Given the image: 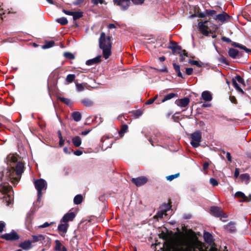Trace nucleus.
<instances>
[{
  "label": "nucleus",
  "instance_id": "a211bd4d",
  "mask_svg": "<svg viewBox=\"0 0 251 251\" xmlns=\"http://www.w3.org/2000/svg\"><path fill=\"white\" fill-rule=\"evenodd\" d=\"M236 223L234 222H230L227 225L224 226V228L230 233L235 232L236 230Z\"/></svg>",
  "mask_w": 251,
  "mask_h": 251
},
{
  "label": "nucleus",
  "instance_id": "423d86ee",
  "mask_svg": "<svg viewBox=\"0 0 251 251\" xmlns=\"http://www.w3.org/2000/svg\"><path fill=\"white\" fill-rule=\"evenodd\" d=\"M191 139V145L194 148H197L200 146V143L201 139V132L200 130H197L190 135Z\"/></svg>",
  "mask_w": 251,
  "mask_h": 251
},
{
  "label": "nucleus",
  "instance_id": "9b49d317",
  "mask_svg": "<svg viewBox=\"0 0 251 251\" xmlns=\"http://www.w3.org/2000/svg\"><path fill=\"white\" fill-rule=\"evenodd\" d=\"M181 245L182 247H181L179 249V251H190L191 250L192 247H190V239H185L181 241Z\"/></svg>",
  "mask_w": 251,
  "mask_h": 251
},
{
  "label": "nucleus",
  "instance_id": "6ab92c4d",
  "mask_svg": "<svg viewBox=\"0 0 251 251\" xmlns=\"http://www.w3.org/2000/svg\"><path fill=\"white\" fill-rule=\"evenodd\" d=\"M229 15L226 13L224 12L223 13L219 14L216 15V17L214 18L215 20H218L220 22L223 23L225 22L227 18H229Z\"/></svg>",
  "mask_w": 251,
  "mask_h": 251
},
{
  "label": "nucleus",
  "instance_id": "864d4df0",
  "mask_svg": "<svg viewBox=\"0 0 251 251\" xmlns=\"http://www.w3.org/2000/svg\"><path fill=\"white\" fill-rule=\"evenodd\" d=\"M76 87L78 91H82L84 89V86L83 84H76Z\"/></svg>",
  "mask_w": 251,
  "mask_h": 251
},
{
  "label": "nucleus",
  "instance_id": "e433bc0d",
  "mask_svg": "<svg viewBox=\"0 0 251 251\" xmlns=\"http://www.w3.org/2000/svg\"><path fill=\"white\" fill-rule=\"evenodd\" d=\"M59 100L63 103L67 105L68 106H71L72 104V100L68 98L64 97H59Z\"/></svg>",
  "mask_w": 251,
  "mask_h": 251
},
{
  "label": "nucleus",
  "instance_id": "c9c22d12",
  "mask_svg": "<svg viewBox=\"0 0 251 251\" xmlns=\"http://www.w3.org/2000/svg\"><path fill=\"white\" fill-rule=\"evenodd\" d=\"M55 45L53 41H46L44 45L42 47L43 49H47L53 47Z\"/></svg>",
  "mask_w": 251,
  "mask_h": 251
},
{
  "label": "nucleus",
  "instance_id": "6e6d98bb",
  "mask_svg": "<svg viewBox=\"0 0 251 251\" xmlns=\"http://www.w3.org/2000/svg\"><path fill=\"white\" fill-rule=\"evenodd\" d=\"M84 0H75V1H73L72 4L74 5L77 6L83 3Z\"/></svg>",
  "mask_w": 251,
  "mask_h": 251
},
{
  "label": "nucleus",
  "instance_id": "8fccbe9b",
  "mask_svg": "<svg viewBox=\"0 0 251 251\" xmlns=\"http://www.w3.org/2000/svg\"><path fill=\"white\" fill-rule=\"evenodd\" d=\"M206 13L209 16H213L216 14V11L214 10L206 9Z\"/></svg>",
  "mask_w": 251,
  "mask_h": 251
},
{
  "label": "nucleus",
  "instance_id": "09e8293b",
  "mask_svg": "<svg viewBox=\"0 0 251 251\" xmlns=\"http://www.w3.org/2000/svg\"><path fill=\"white\" fill-rule=\"evenodd\" d=\"M188 62L193 65H196L199 67H201L202 66L201 63H200L199 61L196 60L190 59Z\"/></svg>",
  "mask_w": 251,
  "mask_h": 251
},
{
  "label": "nucleus",
  "instance_id": "a18cd8bd",
  "mask_svg": "<svg viewBox=\"0 0 251 251\" xmlns=\"http://www.w3.org/2000/svg\"><path fill=\"white\" fill-rule=\"evenodd\" d=\"M240 177L246 181L247 183H248L250 180V176L248 174H243L241 175Z\"/></svg>",
  "mask_w": 251,
  "mask_h": 251
},
{
  "label": "nucleus",
  "instance_id": "5fc2aeb1",
  "mask_svg": "<svg viewBox=\"0 0 251 251\" xmlns=\"http://www.w3.org/2000/svg\"><path fill=\"white\" fill-rule=\"evenodd\" d=\"M92 2L95 5H97L99 3H100L101 4H103V3H106L105 2L104 0H92Z\"/></svg>",
  "mask_w": 251,
  "mask_h": 251
},
{
  "label": "nucleus",
  "instance_id": "680f3d73",
  "mask_svg": "<svg viewBox=\"0 0 251 251\" xmlns=\"http://www.w3.org/2000/svg\"><path fill=\"white\" fill-rule=\"evenodd\" d=\"M62 11L65 14L68 15H70V16H73V12H74L73 11H71L65 10V9H63Z\"/></svg>",
  "mask_w": 251,
  "mask_h": 251
},
{
  "label": "nucleus",
  "instance_id": "f8f14e48",
  "mask_svg": "<svg viewBox=\"0 0 251 251\" xmlns=\"http://www.w3.org/2000/svg\"><path fill=\"white\" fill-rule=\"evenodd\" d=\"M170 43L172 45L168 46V48L172 50L173 54H176L178 51H181L183 50L182 47L178 46L176 42L171 41Z\"/></svg>",
  "mask_w": 251,
  "mask_h": 251
},
{
  "label": "nucleus",
  "instance_id": "72a5a7b5",
  "mask_svg": "<svg viewBox=\"0 0 251 251\" xmlns=\"http://www.w3.org/2000/svg\"><path fill=\"white\" fill-rule=\"evenodd\" d=\"M177 97V94L176 93H170L166 96H164V98L162 100V102H164L166 101V100H169L174 97Z\"/></svg>",
  "mask_w": 251,
  "mask_h": 251
},
{
  "label": "nucleus",
  "instance_id": "f704fd0d",
  "mask_svg": "<svg viewBox=\"0 0 251 251\" xmlns=\"http://www.w3.org/2000/svg\"><path fill=\"white\" fill-rule=\"evenodd\" d=\"M83 200V197L81 195H77L74 199V202L75 204L78 205L80 204Z\"/></svg>",
  "mask_w": 251,
  "mask_h": 251
},
{
  "label": "nucleus",
  "instance_id": "c03bdc74",
  "mask_svg": "<svg viewBox=\"0 0 251 251\" xmlns=\"http://www.w3.org/2000/svg\"><path fill=\"white\" fill-rule=\"evenodd\" d=\"M179 175H180L179 173H178L175 175H170V176H166V179L167 180L171 181L173 180L174 179L176 178L177 177H178L179 176Z\"/></svg>",
  "mask_w": 251,
  "mask_h": 251
},
{
  "label": "nucleus",
  "instance_id": "c85d7f7f",
  "mask_svg": "<svg viewBox=\"0 0 251 251\" xmlns=\"http://www.w3.org/2000/svg\"><path fill=\"white\" fill-rule=\"evenodd\" d=\"M177 54L179 55V61L181 62H183L185 60L184 56L189 57L188 52L185 50H184L181 51H178Z\"/></svg>",
  "mask_w": 251,
  "mask_h": 251
},
{
  "label": "nucleus",
  "instance_id": "393cba45",
  "mask_svg": "<svg viewBox=\"0 0 251 251\" xmlns=\"http://www.w3.org/2000/svg\"><path fill=\"white\" fill-rule=\"evenodd\" d=\"M46 235L43 234H38L37 235H33L32 236V240L31 241L32 243L42 241L45 239Z\"/></svg>",
  "mask_w": 251,
  "mask_h": 251
},
{
  "label": "nucleus",
  "instance_id": "4be33fe9",
  "mask_svg": "<svg viewBox=\"0 0 251 251\" xmlns=\"http://www.w3.org/2000/svg\"><path fill=\"white\" fill-rule=\"evenodd\" d=\"M55 246L54 247V250L56 251H67V248L62 246L61 243L59 240H56L55 241Z\"/></svg>",
  "mask_w": 251,
  "mask_h": 251
},
{
  "label": "nucleus",
  "instance_id": "052dcab7",
  "mask_svg": "<svg viewBox=\"0 0 251 251\" xmlns=\"http://www.w3.org/2000/svg\"><path fill=\"white\" fill-rule=\"evenodd\" d=\"M145 0H132V2L135 4H141Z\"/></svg>",
  "mask_w": 251,
  "mask_h": 251
},
{
  "label": "nucleus",
  "instance_id": "6e6552de",
  "mask_svg": "<svg viewBox=\"0 0 251 251\" xmlns=\"http://www.w3.org/2000/svg\"><path fill=\"white\" fill-rule=\"evenodd\" d=\"M208 21H205L203 22H199L198 23L199 26V30L201 33L203 35L208 36H209V32H211V31H209L208 23Z\"/></svg>",
  "mask_w": 251,
  "mask_h": 251
},
{
  "label": "nucleus",
  "instance_id": "473e14b6",
  "mask_svg": "<svg viewBox=\"0 0 251 251\" xmlns=\"http://www.w3.org/2000/svg\"><path fill=\"white\" fill-rule=\"evenodd\" d=\"M232 82L233 86L239 92L242 94H245V92L243 90V89L240 87L239 85L236 81V79H232Z\"/></svg>",
  "mask_w": 251,
  "mask_h": 251
},
{
  "label": "nucleus",
  "instance_id": "3c124183",
  "mask_svg": "<svg viewBox=\"0 0 251 251\" xmlns=\"http://www.w3.org/2000/svg\"><path fill=\"white\" fill-rule=\"evenodd\" d=\"M210 183L213 186H216L218 185L219 183L218 181L214 178H211L209 180Z\"/></svg>",
  "mask_w": 251,
  "mask_h": 251
},
{
  "label": "nucleus",
  "instance_id": "9d476101",
  "mask_svg": "<svg viewBox=\"0 0 251 251\" xmlns=\"http://www.w3.org/2000/svg\"><path fill=\"white\" fill-rule=\"evenodd\" d=\"M148 181V178L144 176L138 177L136 178H132L131 182L136 186L139 187L146 184Z\"/></svg>",
  "mask_w": 251,
  "mask_h": 251
},
{
  "label": "nucleus",
  "instance_id": "cd10ccee",
  "mask_svg": "<svg viewBox=\"0 0 251 251\" xmlns=\"http://www.w3.org/2000/svg\"><path fill=\"white\" fill-rule=\"evenodd\" d=\"M71 116L75 122H79L81 120L82 116L79 112L75 111L72 113Z\"/></svg>",
  "mask_w": 251,
  "mask_h": 251
},
{
  "label": "nucleus",
  "instance_id": "dca6fc26",
  "mask_svg": "<svg viewBox=\"0 0 251 251\" xmlns=\"http://www.w3.org/2000/svg\"><path fill=\"white\" fill-rule=\"evenodd\" d=\"M190 102V99L187 97L183 99L176 100L175 101L176 104L181 107H186Z\"/></svg>",
  "mask_w": 251,
  "mask_h": 251
},
{
  "label": "nucleus",
  "instance_id": "13d9d810",
  "mask_svg": "<svg viewBox=\"0 0 251 251\" xmlns=\"http://www.w3.org/2000/svg\"><path fill=\"white\" fill-rule=\"evenodd\" d=\"M163 207H164V210L166 212L170 209L171 206L169 203H164Z\"/></svg>",
  "mask_w": 251,
  "mask_h": 251
},
{
  "label": "nucleus",
  "instance_id": "5701e85b",
  "mask_svg": "<svg viewBox=\"0 0 251 251\" xmlns=\"http://www.w3.org/2000/svg\"><path fill=\"white\" fill-rule=\"evenodd\" d=\"M235 197L238 198H242L243 200L241 201H249L251 200V197L249 199L243 192L240 191L236 192L235 194Z\"/></svg>",
  "mask_w": 251,
  "mask_h": 251
},
{
  "label": "nucleus",
  "instance_id": "2eb2a0df",
  "mask_svg": "<svg viewBox=\"0 0 251 251\" xmlns=\"http://www.w3.org/2000/svg\"><path fill=\"white\" fill-rule=\"evenodd\" d=\"M203 238L205 242L209 245H215L214 239L210 233L207 231L204 232L203 233Z\"/></svg>",
  "mask_w": 251,
  "mask_h": 251
},
{
  "label": "nucleus",
  "instance_id": "4c0bfd02",
  "mask_svg": "<svg viewBox=\"0 0 251 251\" xmlns=\"http://www.w3.org/2000/svg\"><path fill=\"white\" fill-rule=\"evenodd\" d=\"M56 22L62 25H67L68 23V21L65 17H61L60 18L57 19L56 20Z\"/></svg>",
  "mask_w": 251,
  "mask_h": 251
},
{
  "label": "nucleus",
  "instance_id": "ddd939ff",
  "mask_svg": "<svg viewBox=\"0 0 251 251\" xmlns=\"http://www.w3.org/2000/svg\"><path fill=\"white\" fill-rule=\"evenodd\" d=\"M75 217V214L74 212H68L63 216V218L60 220V222L67 223L69 222L73 221Z\"/></svg>",
  "mask_w": 251,
  "mask_h": 251
},
{
  "label": "nucleus",
  "instance_id": "c756f323",
  "mask_svg": "<svg viewBox=\"0 0 251 251\" xmlns=\"http://www.w3.org/2000/svg\"><path fill=\"white\" fill-rule=\"evenodd\" d=\"M72 143L75 147H78L81 144V139L79 136H76L72 138Z\"/></svg>",
  "mask_w": 251,
  "mask_h": 251
},
{
  "label": "nucleus",
  "instance_id": "774afa93",
  "mask_svg": "<svg viewBox=\"0 0 251 251\" xmlns=\"http://www.w3.org/2000/svg\"><path fill=\"white\" fill-rule=\"evenodd\" d=\"M74 153L76 156H80L82 154V151L79 150H76L74 152Z\"/></svg>",
  "mask_w": 251,
  "mask_h": 251
},
{
  "label": "nucleus",
  "instance_id": "7ed1b4c3",
  "mask_svg": "<svg viewBox=\"0 0 251 251\" xmlns=\"http://www.w3.org/2000/svg\"><path fill=\"white\" fill-rule=\"evenodd\" d=\"M12 189V187L8 185L0 184V199H3L7 206L11 203L12 198L9 193Z\"/></svg>",
  "mask_w": 251,
  "mask_h": 251
},
{
  "label": "nucleus",
  "instance_id": "a19ab883",
  "mask_svg": "<svg viewBox=\"0 0 251 251\" xmlns=\"http://www.w3.org/2000/svg\"><path fill=\"white\" fill-rule=\"evenodd\" d=\"M232 79H236V81H238L239 83L242 84L244 86H245V82L244 79L239 75H237L235 77Z\"/></svg>",
  "mask_w": 251,
  "mask_h": 251
},
{
  "label": "nucleus",
  "instance_id": "69168bd1",
  "mask_svg": "<svg viewBox=\"0 0 251 251\" xmlns=\"http://www.w3.org/2000/svg\"><path fill=\"white\" fill-rule=\"evenodd\" d=\"M192 217V215L190 214H185L183 215V218L184 219H190Z\"/></svg>",
  "mask_w": 251,
  "mask_h": 251
},
{
  "label": "nucleus",
  "instance_id": "338daca9",
  "mask_svg": "<svg viewBox=\"0 0 251 251\" xmlns=\"http://www.w3.org/2000/svg\"><path fill=\"white\" fill-rule=\"evenodd\" d=\"M230 101L233 103L236 104L237 103V100L234 96L230 97Z\"/></svg>",
  "mask_w": 251,
  "mask_h": 251
},
{
  "label": "nucleus",
  "instance_id": "bf43d9fd",
  "mask_svg": "<svg viewBox=\"0 0 251 251\" xmlns=\"http://www.w3.org/2000/svg\"><path fill=\"white\" fill-rule=\"evenodd\" d=\"M209 166V163L208 162H205L203 164V171H206L207 169H208V167Z\"/></svg>",
  "mask_w": 251,
  "mask_h": 251
},
{
  "label": "nucleus",
  "instance_id": "603ef678",
  "mask_svg": "<svg viewBox=\"0 0 251 251\" xmlns=\"http://www.w3.org/2000/svg\"><path fill=\"white\" fill-rule=\"evenodd\" d=\"M53 222H51L50 223H49L48 222H46L44 224H43L42 225H40V226H38V228H45V227H48V226H51V225L53 224Z\"/></svg>",
  "mask_w": 251,
  "mask_h": 251
},
{
  "label": "nucleus",
  "instance_id": "1a4fd4ad",
  "mask_svg": "<svg viewBox=\"0 0 251 251\" xmlns=\"http://www.w3.org/2000/svg\"><path fill=\"white\" fill-rule=\"evenodd\" d=\"M115 5L120 6L122 10H126L130 5V1L128 0H113Z\"/></svg>",
  "mask_w": 251,
  "mask_h": 251
},
{
  "label": "nucleus",
  "instance_id": "ea45409f",
  "mask_svg": "<svg viewBox=\"0 0 251 251\" xmlns=\"http://www.w3.org/2000/svg\"><path fill=\"white\" fill-rule=\"evenodd\" d=\"M75 78V75L74 74H69L68 75L66 78V81L68 83L73 82Z\"/></svg>",
  "mask_w": 251,
  "mask_h": 251
},
{
  "label": "nucleus",
  "instance_id": "de8ad7c7",
  "mask_svg": "<svg viewBox=\"0 0 251 251\" xmlns=\"http://www.w3.org/2000/svg\"><path fill=\"white\" fill-rule=\"evenodd\" d=\"M218 61L221 63H223L224 64H225L226 65H229V63L226 60V59L225 57H224L223 55H222L221 57L218 58Z\"/></svg>",
  "mask_w": 251,
  "mask_h": 251
},
{
  "label": "nucleus",
  "instance_id": "412c9836",
  "mask_svg": "<svg viewBox=\"0 0 251 251\" xmlns=\"http://www.w3.org/2000/svg\"><path fill=\"white\" fill-rule=\"evenodd\" d=\"M201 98L205 101H210L212 100V96L209 91H204L201 94Z\"/></svg>",
  "mask_w": 251,
  "mask_h": 251
},
{
  "label": "nucleus",
  "instance_id": "58836bf2",
  "mask_svg": "<svg viewBox=\"0 0 251 251\" xmlns=\"http://www.w3.org/2000/svg\"><path fill=\"white\" fill-rule=\"evenodd\" d=\"M190 247H192L191 250L190 251H197L196 248H198L197 243L196 242V238L195 240H193L190 239Z\"/></svg>",
  "mask_w": 251,
  "mask_h": 251
},
{
  "label": "nucleus",
  "instance_id": "f3484780",
  "mask_svg": "<svg viewBox=\"0 0 251 251\" xmlns=\"http://www.w3.org/2000/svg\"><path fill=\"white\" fill-rule=\"evenodd\" d=\"M32 242L30 240H25L21 243L19 246L24 250L27 251L33 247Z\"/></svg>",
  "mask_w": 251,
  "mask_h": 251
},
{
  "label": "nucleus",
  "instance_id": "2f4dec72",
  "mask_svg": "<svg viewBox=\"0 0 251 251\" xmlns=\"http://www.w3.org/2000/svg\"><path fill=\"white\" fill-rule=\"evenodd\" d=\"M83 16V12L82 11H75L73 12V18L74 21L79 19Z\"/></svg>",
  "mask_w": 251,
  "mask_h": 251
},
{
  "label": "nucleus",
  "instance_id": "f257e3e1",
  "mask_svg": "<svg viewBox=\"0 0 251 251\" xmlns=\"http://www.w3.org/2000/svg\"><path fill=\"white\" fill-rule=\"evenodd\" d=\"M9 161L10 163L8 164H9L10 166L6 174L7 180L12 183L18 182L20 179V176L24 172V164L21 161L17 162V158L14 156L11 157Z\"/></svg>",
  "mask_w": 251,
  "mask_h": 251
},
{
  "label": "nucleus",
  "instance_id": "49530a36",
  "mask_svg": "<svg viewBox=\"0 0 251 251\" xmlns=\"http://www.w3.org/2000/svg\"><path fill=\"white\" fill-rule=\"evenodd\" d=\"M143 114V111L140 109H138L133 112V115L134 117L138 118Z\"/></svg>",
  "mask_w": 251,
  "mask_h": 251
},
{
  "label": "nucleus",
  "instance_id": "aec40b11",
  "mask_svg": "<svg viewBox=\"0 0 251 251\" xmlns=\"http://www.w3.org/2000/svg\"><path fill=\"white\" fill-rule=\"evenodd\" d=\"M101 61V55H99L94 58L86 61V64L88 66H91L94 64L99 63Z\"/></svg>",
  "mask_w": 251,
  "mask_h": 251
},
{
  "label": "nucleus",
  "instance_id": "7c9ffc66",
  "mask_svg": "<svg viewBox=\"0 0 251 251\" xmlns=\"http://www.w3.org/2000/svg\"><path fill=\"white\" fill-rule=\"evenodd\" d=\"M196 242L197 243L198 246H199V250L200 251H208V247H206L204 243L199 241L197 238H196Z\"/></svg>",
  "mask_w": 251,
  "mask_h": 251
},
{
  "label": "nucleus",
  "instance_id": "bb28decb",
  "mask_svg": "<svg viewBox=\"0 0 251 251\" xmlns=\"http://www.w3.org/2000/svg\"><path fill=\"white\" fill-rule=\"evenodd\" d=\"M80 102L86 107H91L94 105V102L88 98L81 100Z\"/></svg>",
  "mask_w": 251,
  "mask_h": 251
},
{
  "label": "nucleus",
  "instance_id": "f03ea898",
  "mask_svg": "<svg viewBox=\"0 0 251 251\" xmlns=\"http://www.w3.org/2000/svg\"><path fill=\"white\" fill-rule=\"evenodd\" d=\"M99 48L102 50L103 57L107 59L111 55L112 42L110 36H106L104 32H101L99 39Z\"/></svg>",
  "mask_w": 251,
  "mask_h": 251
},
{
  "label": "nucleus",
  "instance_id": "79ce46f5",
  "mask_svg": "<svg viewBox=\"0 0 251 251\" xmlns=\"http://www.w3.org/2000/svg\"><path fill=\"white\" fill-rule=\"evenodd\" d=\"M64 56L65 58L71 60L74 59L75 58V55L70 52H65L64 53Z\"/></svg>",
  "mask_w": 251,
  "mask_h": 251
},
{
  "label": "nucleus",
  "instance_id": "4468645a",
  "mask_svg": "<svg viewBox=\"0 0 251 251\" xmlns=\"http://www.w3.org/2000/svg\"><path fill=\"white\" fill-rule=\"evenodd\" d=\"M69 226L68 223H61L58 225L57 230L61 236H65V233L67 232Z\"/></svg>",
  "mask_w": 251,
  "mask_h": 251
},
{
  "label": "nucleus",
  "instance_id": "0eeeda50",
  "mask_svg": "<svg viewBox=\"0 0 251 251\" xmlns=\"http://www.w3.org/2000/svg\"><path fill=\"white\" fill-rule=\"evenodd\" d=\"M0 238L7 241H14L18 240L20 237L16 231L12 230L10 233L1 235Z\"/></svg>",
  "mask_w": 251,
  "mask_h": 251
},
{
  "label": "nucleus",
  "instance_id": "e2e57ef3",
  "mask_svg": "<svg viewBox=\"0 0 251 251\" xmlns=\"http://www.w3.org/2000/svg\"><path fill=\"white\" fill-rule=\"evenodd\" d=\"M164 212L162 211L158 212L157 213L156 215H155V217L157 218H162L163 216Z\"/></svg>",
  "mask_w": 251,
  "mask_h": 251
},
{
  "label": "nucleus",
  "instance_id": "b1692460",
  "mask_svg": "<svg viewBox=\"0 0 251 251\" xmlns=\"http://www.w3.org/2000/svg\"><path fill=\"white\" fill-rule=\"evenodd\" d=\"M173 66L174 67V69L175 70L176 73L177 74V76L182 78H185V77L183 76V75L180 72V66L176 64V63H173Z\"/></svg>",
  "mask_w": 251,
  "mask_h": 251
},
{
  "label": "nucleus",
  "instance_id": "0e129e2a",
  "mask_svg": "<svg viewBox=\"0 0 251 251\" xmlns=\"http://www.w3.org/2000/svg\"><path fill=\"white\" fill-rule=\"evenodd\" d=\"M221 40L224 41V42H226V43H230L231 42V40L229 38H227V37H222V38H221Z\"/></svg>",
  "mask_w": 251,
  "mask_h": 251
},
{
  "label": "nucleus",
  "instance_id": "37998d69",
  "mask_svg": "<svg viewBox=\"0 0 251 251\" xmlns=\"http://www.w3.org/2000/svg\"><path fill=\"white\" fill-rule=\"evenodd\" d=\"M128 126L126 125H123L121 126V130L119 132V134L122 136V134H124L125 132L127 131Z\"/></svg>",
  "mask_w": 251,
  "mask_h": 251
},
{
  "label": "nucleus",
  "instance_id": "39448f33",
  "mask_svg": "<svg viewBox=\"0 0 251 251\" xmlns=\"http://www.w3.org/2000/svg\"><path fill=\"white\" fill-rule=\"evenodd\" d=\"M210 214L216 217L220 218V220L223 222H225L226 220H223V218H226L227 215L224 212L221 208L218 206H211L210 209Z\"/></svg>",
  "mask_w": 251,
  "mask_h": 251
},
{
  "label": "nucleus",
  "instance_id": "4d7b16f0",
  "mask_svg": "<svg viewBox=\"0 0 251 251\" xmlns=\"http://www.w3.org/2000/svg\"><path fill=\"white\" fill-rule=\"evenodd\" d=\"M193 73V69L192 68H186V74L188 75H192Z\"/></svg>",
  "mask_w": 251,
  "mask_h": 251
},
{
  "label": "nucleus",
  "instance_id": "20e7f679",
  "mask_svg": "<svg viewBox=\"0 0 251 251\" xmlns=\"http://www.w3.org/2000/svg\"><path fill=\"white\" fill-rule=\"evenodd\" d=\"M34 184L37 191V201H40L42 196V191L46 190L47 188V183L44 179L40 178L35 180Z\"/></svg>",
  "mask_w": 251,
  "mask_h": 251
},
{
  "label": "nucleus",
  "instance_id": "a878e982",
  "mask_svg": "<svg viewBox=\"0 0 251 251\" xmlns=\"http://www.w3.org/2000/svg\"><path fill=\"white\" fill-rule=\"evenodd\" d=\"M228 55L232 58L235 59L239 54V51L233 48H230L228 50Z\"/></svg>",
  "mask_w": 251,
  "mask_h": 251
}]
</instances>
